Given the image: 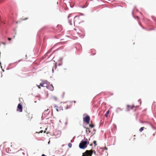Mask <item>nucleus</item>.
Masks as SVG:
<instances>
[{
	"mask_svg": "<svg viewBox=\"0 0 156 156\" xmlns=\"http://www.w3.org/2000/svg\"><path fill=\"white\" fill-rule=\"evenodd\" d=\"M15 37V36H14V38Z\"/></svg>",
	"mask_w": 156,
	"mask_h": 156,
	"instance_id": "bb28decb",
	"label": "nucleus"
},
{
	"mask_svg": "<svg viewBox=\"0 0 156 156\" xmlns=\"http://www.w3.org/2000/svg\"><path fill=\"white\" fill-rule=\"evenodd\" d=\"M43 132V130H41L40 132H39L38 133H42Z\"/></svg>",
	"mask_w": 156,
	"mask_h": 156,
	"instance_id": "6ab92c4d",
	"label": "nucleus"
},
{
	"mask_svg": "<svg viewBox=\"0 0 156 156\" xmlns=\"http://www.w3.org/2000/svg\"><path fill=\"white\" fill-rule=\"evenodd\" d=\"M68 146H69V147H71V146H72V144H71L69 143L68 144Z\"/></svg>",
	"mask_w": 156,
	"mask_h": 156,
	"instance_id": "dca6fc26",
	"label": "nucleus"
},
{
	"mask_svg": "<svg viewBox=\"0 0 156 156\" xmlns=\"http://www.w3.org/2000/svg\"><path fill=\"white\" fill-rule=\"evenodd\" d=\"M89 126L90 127L92 128H93L94 126V125L92 124H90Z\"/></svg>",
	"mask_w": 156,
	"mask_h": 156,
	"instance_id": "ddd939ff",
	"label": "nucleus"
},
{
	"mask_svg": "<svg viewBox=\"0 0 156 156\" xmlns=\"http://www.w3.org/2000/svg\"><path fill=\"white\" fill-rule=\"evenodd\" d=\"M85 128H86V132L87 133L89 134L91 132L89 128L86 127H85Z\"/></svg>",
	"mask_w": 156,
	"mask_h": 156,
	"instance_id": "1a4fd4ad",
	"label": "nucleus"
},
{
	"mask_svg": "<svg viewBox=\"0 0 156 156\" xmlns=\"http://www.w3.org/2000/svg\"><path fill=\"white\" fill-rule=\"evenodd\" d=\"M127 110L126 111H129L130 109H132L134 107L133 105H127Z\"/></svg>",
	"mask_w": 156,
	"mask_h": 156,
	"instance_id": "39448f33",
	"label": "nucleus"
},
{
	"mask_svg": "<svg viewBox=\"0 0 156 156\" xmlns=\"http://www.w3.org/2000/svg\"><path fill=\"white\" fill-rule=\"evenodd\" d=\"M52 99L55 101H57L58 100V98L56 96H53V97H52Z\"/></svg>",
	"mask_w": 156,
	"mask_h": 156,
	"instance_id": "9d476101",
	"label": "nucleus"
},
{
	"mask_svg": "<svg viewBox=\"0 0 156 156\" xmlns=\"http://www.w3.org/2000/svg\"><path fill=\"white\" fill-rule=\"evenodd\" d=\"M48 109L47 110H45L44 111L45 112L48 111Z\"/></svg>",
	"mask_w": 156,
	"mask_h": 156,
	"instance_id": "412c9836",
	"label": "nucleus"
},
{
	"mask_svg": "<svg viewBox=\"0 0 156 156\" xmlns=\"http://www.w3.org/2000/svg\"><path fill=\"white\" fill-rule=\"evenodd\" d=\"M93 143L94 145L95 146L96 145V141H93Z\"/></svg>",
	"mask_w": 156,
	"mask_h": 156,
	"instance_id": "2eb2a0df",
	"label": "nucleus"
},
{
	"mask_svg": "<svg viewBox=\"0 0 156 156\" xmlns=\"http://www.w3.org/2000/svg\"><path fill=\"white\" fill-rule=\"evenodd\" d=\"M71 14H69V16H68V18H69V17H71Z\"/></svg>",
	"mask_w": 156,
	"mask_h": 156,
	"instance_id": "f3484780",
	"label": "nucleus"
},
{
	"mask_svg": "<svg viewBox=\"0 0 156 156\" xmlns=\"http://www.w3.org/2000/svg\"><path fill=\"white\" fill-rule=\"evenodd\" d=\"M144 127H141L140 129H139V131L140 132H142L144 129Z\"/></svg>",
	"mask_w": 156,
	"mask_h": 156,
	"instance_id": "f8f14e48",
	"label": "nucleus"
},
{
	"mask_svg": "<svg viewBox=\"0 0 156 156\" xmlns=\"http://www.w3.org/2000/svg\"><path fill=\"white\" fill-rule=\"evenodd\" d=\"M84 140H82L80 143L79 147L81 149H84L87 147V144L89 143V142H87V139L85 138Z\"/></svg>",
	"mask_w": 156,
	"mask_h": 156,
	"instance_id": "f257e3e1",
	"label": "nucleus"
},
{
	"mask_svg": "<svg viewBox=\"0 0 156 156\" xmlns=\"http://www.w3.org/2000/svg\"><path fill=\"white\" fill-rule=\"evenodd\" d=\"M105 149L106 150H107V147H105Z\"/></svg>",
	"mask_w": 156,
	"mask_h": 156,
	"instance_id": "5701e85b",
	"label": "nucleus"
},
{
	"mask_svg": "<svg viewBox=\"0 0 156 156\" xmlns=\"http://www.w3.org/2000/svg\"><path fill=\"white\" fill-rule=\"evenodd\" d=\"M47 88L51 91H53L54 89V87L52 85H48Z\"/></svg>",
	"mask_w": 156,
	"mask_h": 156,
	"instance_id": "423d86ee",
	"label": "nucleus"
},
{
	"mask_svg": "<svg viewBox=\"0 0 156 156\" xmlns=\"http://www.w3.org/2000/svg\"><path fill=\"white\" fill-rule=\"evenodd\" d=\"M93 152L92 150H86L83 153L82 156H92Z\"/></svg>",
	"mask_w": 156,
	"mask_h": 156,
	"instance_id": "f03ea898",
	"label": "nucleus"
},
{
	"mask_svg": "<svg viewBox=\"0 0 156 156\" xmlns=\"http://www.w3.org/2000/svg\"><path fill=\"white\" fill-rule=\"evenodd\" d=\"M56 30H58V31H61L62 30V27L61 26L58 25L56 27Z\"/></svg>",
	"mask_w": 156,
	"mask_h": 156,
	"instance_id": "0eeeda50",
	"label": "nucleus"
},
{
	"mask_svg": "<svg viewBox=\"0 0 156 156\" xmlns=\"http://www.w3.org/2000/svg\"><path fill=\"white\" fill-rule=\"evenodd\" d=\"M40 86H41V87H44V85H43V82L40 83Z\"/></svg>",
	"mask_w": 156,
	"mask_h": 156,
	"instance_id": "4468645a",
	"label": "nucleus"
},
{
	"mask_svg": "<svg viewBox=\"0 0 156 156\" xmlns=\"http://www.w3.org/2000/svg\"><path fill=\"white\" fill-rule=\"evenodd\" d=\"M8 39L9 41H10L11 40V38H8Z\"/></svg>",
	"mask_w": 156,
	"mask_h": 156,
	"instance_id": "aec40b11",
	"label": "nucleus"
},
{
	"mask_svg": "<svg viewBox=\"0 0 156 156\" xmlns=\"http://www.w3.org/2000/svg\"><path fill=\"white\" fill-rule=\"evenodd\" d=\"M42 156H46L44 154H43L42 155Z\"/></svg>",
	"mask_w": 156,
	"mask_h": 156,
	"instance_id": "4be33fe9",
	"label": "nucleus"
},
{
	"mask_svg": "<svg viewBox=\"0 0 156 156\" xmlns=\"http://www.w3.org/2000/svg\"><path fill=\"white\" fill-rule=\"evenodd\" d=\"M90 119V118L88 115H87L83 118V121L87 124H89Z\"/></svg>",
	"mask_w": 156,
	"mask_h": 156,
	"instance_id": "7ed1b4c3",
	"label": "nucleus"
},
{
	"mask_svg": "<svg viewBox=\"0 0 156 156\" xmlns=\"http://www.w3.org/2000/svg\"><path fill=\"white\" fill-rule=\"evenodd\" d=\"M45 132H46V131H44V133H45Z\"/></svg>",
	"mask_w": 156,
	"mask_h": 156,
	"instance_id": "393cba45",
	"label": "nucleus"
},
{
	"mask_svg": "<svg viewBox=\"0 0 156 156\" xmlns=\"http://www.w3.org/2000/svg\"><path fill=\"white\" fill-rule=\"evenodd\" d=\"M73 102L74 103H76V101H73Z\"/></svg>",
	"mask_w": 156,
	"mask_h": 156,
	"instance_id": "b1692460",
	"label": "nucleus"
},
{
	"mask_svg": "<svg viewBox=\"0 0 156 156\" xmlns=\"http://www.w3.org/2000/svg\"><path fill=\"white\" fill-rule=\"evenodd\" d=\"M90 146H92V144H91L90 145Z\"/></svg>",
	"mask_w": 156,
	"mask_h": 156,
	"instance_id": "a878e982",
	"label": "nucleus"
},
{
	"mask_svg": "<svg viewBox=\"0 0 156 156\" xmlns=\"http://www.w3.org/2000/svg\"><path fill=\"white\" fill-rule=\"evenodd\" d=\"M17 110L20 112L22 111V107L20 104H19L17 106Z\"/></svg>",
	"mask_w": 156,
	"mask_h": 156,
	"instance_id": "20e7f679",
	"label": "nucleus"
},
{
	"mask_svg": "<svg viewBox=\"0 0 156 156\" xmlns=\"http://www.w3.org/2000/svg\"><path fill=\"white\" fill-rule=\"evenodd\" d=\"M109 110H108L106 112V113L105 114V117H108V115L109 113Z\"/></svg>",
	"mask_w": 156,
	"mask_h": 156,
	"instance_id": "9b49d317",
	"label": "nucleus"
},
{
	"mask_svg": "<svg viewBox=\"0 0 156 156\" xmlns=\"http://www.w3.org/2000/svg\"><path fill=\"white\" fill-rule=\"evenodd\" d=\"M40 85H37V87L39 89H40L41 88V87H40Z\"/></svg>",
	"mask_w": 156,
	"mask_h": 156,
	"instance_id": "a211bd4d",
	"label": "nucleus"
},
{
	"mask_svg": "<svg viewBox=\"0 0 156 156\" xmlns=\"http://www.w3.org/2000/svg\"><path fill=\"white\" fill-rule=\"evenodd\" d=\"M44 87H46L47 88L48 87V82L47 81H44L43 82Z\"/></svg>",
	"mask_w": 156,
	"mask_h": 156,
	"instance_id": "6e6552de",
	"label": "nucleus"
}]
</instances>
